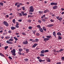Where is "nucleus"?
<instances>
[{
    "mask_svg": "<svg viewBox=\"0 0 64 64\" xmlns=\"http://www.w3.org/2000/svg\"><path fill=\"white\" fill-rule=\"evenodd\" d=\"M30 11L31 12H34V9L33 8L32 6H31L30 7Z\"/></svg>",
    "mask_w": 64,
    "mask_h": 64,
    "instance_id": "3",
    "label": "nucleus"
},
{
    "mask_svg": "<svg viewBox=\"0 0 64 64\" xmlns=\"http://www.w3.org/2000/svg\"><path fill=\"white\" fill-rule=\"evenodd\" d=\"M29 60H28V58H26L24 59V61L26 62H28V61Z\"/></svg>",
    "mask_w": 64,
    "mask_h": 64,
    "instance_id": "33",
    "label": "nucleus"
},
{
    "mask_svg": "<svg viewBox=\"0 0 64 64\" xmlns=\"http://www.w3.org/2000/svg\"><path fill=\"white\" fill-rule=\"evenodd\" d=\"M46 37L47 38H48V39H50V38H52V37L50 35V36H46Z\"/></svg>",
    "mask_w": 64,
    "mask_h": 64,
    "instance_id": "15",
    "label": "nucleus"
},
{
    "mask_svg": "<svg viewBox=\"0 0 64 64\" xmlns=\"http://www.w3.org/2000/svg\"><path fill=\"white\" fill-rule=\"evenodd\" d=\"M42 28L44 30V31H46V30L47 29H46V28H45V27L44 26H43Z\"/></svg>",
    "mask_w": 64,
    "mask_h": 64,
    "instance_id": "18",
    "label": "nucleus"
},
{
    "mask_svg": "<svg viewBox=\"0 0 64 64\" xmlns=\"http://www.w3.org/2000/svg\"><path fill=\"white\" fill-rule=\"evenodd\" d=\"M37 44H35L33 46H32V47L33 48H35L36 46L37 45Z\"/></svg>",
    "mask_w": 64,
    "mask_h": 64,
    "instance_id": "16",
    "label": "nucleus"
},
{
    "mask_svg": "<svg viewBox=\"0 0 64 64\" xmlns=\"http://www.w3.org/2000/svg\"><path fill=\"white\" fill-rule=\"evenodd\" d=\"M9 41H13V39L12 38H10L9 40Z\"/></svg>",
    "mask_w": 64,
    "mask_h": 64,
    "instance_id": "30",
    "label": "nucleus"
},
{
    "mask_svg": "<svg viewBox=\"0 0 64 64\" xmlns=\"http://www.w3.org/2000/svg\"><path fill=\"white\" fill-rule=\"evenodd\" d=\"M5 38L6 39H8L10 38V36H6Z\"/></svg>",
    "mask_w": 64,
    "mask_h": 64,
    "instance_id": "28",
    "label": "nucleus"
},
{
    "mask_svg": "<svg viewBox=\"0 0 64 64\" xmlns=\"http://www.w3.org/2000/svg\"><path fill=\"white\" fill-rule=\"evenodd\" d=\"M8 58L10 59V60H11L12 59V58L11 56H9L8 57Z\"/></svg>",
    "mask_w": 64,
    "mask_h": 64,
    "instance_id": "51",
    "label": "nucleus"
},
{
    "mask_svg": "<svg viewBox=\"0 0 64 64\" xmlns=\"http://www.w3.org/2000/svg\"><path fill=\"white\" fill-rule=\"evenodd\" d=\"M11 52L12 53V55H14V56H16V54H15V52H16V50L15 49H14L12 50L11 51Z\"/></svg>",
    "mask_w": 64,
    "mask_h": 64,
    "instance_id": "1",
    "label": "nucleus"
},
{
    "mask_svg": "<svg viewBox=\"0 0 64 64\" xmlns=\"http://www.w3.org/2000/svg\"><path fill=\"white\" fill-rule=\"evenodd\" d=\"M57 8H58V6H55L53 7L54 9H57Z\"/></svg>",
    "mask_w": 64,
    "mask_h": 64,
    "instance_id": "10",
    "label": "nucleus"
},
{
    "mask_svg": "<svg viewBox=\"0 0 64 64\" xmlns=\"http://www.w3.org/2000/svg\"><path fill=\"white\" fill-rule=\"evenodd\" d=\"M61 59L62 61H64V57H62Z\"/></svg>",
    "mask_w": 64,
    "mask_h": 64,
    "instance_id": "43",
    "label": "nucleus"
},
{
    "mask_svg": "<svg viewBox=\"0 0 64 64\" xmlns=\"http://www.w3.org/2000/svg\"><path fill=\"white\" fill-rule=\"evenodd\" d=\"M25 50L26 52V53H28L29 52V49H26Z\"/></svg>",
    "mask_w": 64,
    "mask_h": 64,
    "instance_id": "23",
    "label": "nucleus"
},
{
    "mask_svg": "<svg viewBox=\"0 0 64 64\" xmlns=\"http://www.w3.org/2000/svg\"><path fill=\"white\" fill-rule=\"evenodd\" d=\"M54 52H56V53L57 52V51H56V50L54 49Z\"/></svg>",
    "mask_w": 64,
    "mask_h": 64,
    "instance_id": "53",
    "label": "nucleus"
},
{
    "mask_svg": "<svg viewBox=\"0 0 64 64\" xmlns=\"http://www.w3.org/2000/svg\"><path fill=\"white\" fill-rule=\"evenodd\" d=\"M22 20L21 19H20V20H18V22H21V21H22Z\"/></svg>",
    "mask_w": 64,
    "mask_h": 64,
    "instance_id": "56",
    "label": "nucleus"
},
{
    "mask_svg": "<svg viewBox=\"0 0 64 64\" xmlns=\"http://www.w3.org/2000/svg\"><path fill=\"white\" fill-rule=\"evenodd\" d=\"M8 48V46H5L4 47V49L6 50H7V49Z\"/></svg>",
    "mask_w": 64,
    "mask_h": 64,
    "instance_id": "34",
    "label": "nucleus"
},
{
    "mask_svg": "<svg viewBox=\"0 0 64 64\" xmlns=\"http://www.w3.org/2000/svg\"><path fill=\"white\" fill-rule=\"evenodd\" d=\"M3 23L4 25H5V26L6 27H8V26H9L8 23L7 22L4 21L3 22Z\"/></svg>",
    "mask_w": 64,
    "mask_h": 64,
    "instance_id": "2",
    "label": "nucleus"
},
{
    "mask_svg": "<svg viewBox=\"0 0 64 64\" xmlns=\"http://www.w3.org/2000/svg\"><path fill=\"white\" fill-rule=\"evenodd\" d=\"M36 27L38 28V29H40L41 28V26H40V25H37Z\"/></svg>",
    "mask_w": 64,
    "mask_h": 64,
    "instance_id": "24",
    "label": "nucleus"
},
{
    "mask_svg": "<svg viewBox=\"0 0 64 64\" xmlns=\"http://www.w3.org/2000/svg\"><path fill=\"white\" fill-rule=\"evenodd\" d=\"M61 64V62H58L56 64Z\"/></svg>",
    "mask_w": 64,
    "mask_h": 64,
    "instance_id": "60",
    "label": "nucleus"
},
{
    "mask_svg": "<svg viewBox=\"0 0 64 64\" xmlns=\"http://www.w3.org/2000/svg\"><path fill=\"white\" fill-rule=\"evenodd\" d=\"M6 34H7V32H5V33H3V35H6Z\"/></svg>",
    "mask_w": 64,
    "mask_h": 64,
    "instance_id": "52",
    "label": "nucleus"
},
{
    "mask_svg": "<svg viewBox=\"0 0 64 64\" xmlns=\"http://www.w3.org/2000/svg\"><path fill=\"white\" fill-rule=\"evenodd\" d=\"M40 56L42 57V56H44V54H40Z\"/></svg>",
    "mask_w": 64,
    "mask_h": 64,
    "instance_id": "39",
    "label": "nucleus"
},
{
    "mask_svg": "<svg viewBox=\"0 0 64 64\" xmlns=\"http://www.w3.org/2000/svg\"><path fill=\"white\" fill-rule=\"evenodd\" d=\"M14 38L15 39L16 41H17L18 40V38H16V37H14Z\"/></svg>",
    "mask_w": 64,
    "mask_h": 64,
    "instance_id": "35",
    "label": "nucleus"
},
{
    "mask_svg": "<svg viewBox=\"0 0 64 64\" xmlns=\"http://www.w3.org/2000/svg\"><path fill=\"white\" fill-rule=\"evenodd\" d=\"M31 20H28V22H29V23H31Z\"/></svg>",
    "mask_w": 64,
    "mask_h": 64,
    "instance_id": "50",
    "label": "nucleus"
},
{
    "mask_svg": "<svg viewBox=\"0 0 64 64\" xmlns=\"http://www.w3.org/2000/svg\"><path fill=\"white\" fill-rule=\"evenodd\" d=\"M0 5H1L2 6H3V4L2 2H0Z\"/></svg>",
    "mask_w": 64,
    "mask_h": 64,
    "instance_id": "54",
    "label": "nucleus"
},
{
    "mask_svg": "<svg viewBox=\"0 0 64 64\" xmlns=\"http://www.w3.org/2000/svg\"><path fill=\"white\" fill-rule=\"evenodd\" d=\"M64 51V48L60 49V50H59L60 52H62V51Z\"/></svg>",
    "mask_w": 64,
    "mask_h": 64,
    "instance_id": "32",
    "label": "nucleus"
},
{
    "mask_svg": "<svg viewBox=\"0 0 64 64\" xmlns=\"http://www.w3.org/2000/svg\"><path fill=\"white\" fill-rule=\"evenodd\" d=\"M58 38L59 39H60V40H61V39H62V37L60 36H58Z\"/></svg>",
    "mask_w": 64,
    "mask_h": 64,
    "instance_id": "37",
    "label": "nucleus"
},
{
    "mask_svg": "<svg viewBox=\"0 0 64 64\" xmlns=\"http://www.w3.org/2000/svg\"><path fill=\"white\" fill-rule=\"evenodd\" d=\"M40 53L41 54H44V53H45V50H42L40 52Z\"/></svg>",
    "mask_w": 64,
    "mask_h": 64,
    "instance_id": "21",
    "label": "nucleus"
},
{
    "mask_svg": "<svg viewBox=\"0 0 64 64\" xmlns=\"http://www.w3.org/2000/svg\"><path fill=\"white\" fill-rule=\"evenodd\" d=\"M18 53L19 54V55H22V53H21V52H18Z\"/></svg>",
    "mask_w": 64,
    "mask_h": 64,
    "instance_id": "40",
    "label": "nucleus"
},
{
    "mask_svg": "<svg viewBox=\"0 0 64 64\" xmlns=\"http://www.w3.org/2000/svg\"><path fill=\"white\" fill-rule=\"evenodd\" d=\"M21 13H22V14L23 16H27V14L26 13H24V11H22Z\"/></svg>",
    "mask_w": 64,
    "mask_h": 64,
    "instance_id": "5",
    "label": "nucleus"
},
{
    "mask_svg": "<svg viewBox=\"0 0 64 64\" xmlns=\"http://www.w3.org/2000/svg\"><path fill=\"white\" fill-rule=\"evenodd\" d=\"M40 35V34H39V33H37L36 34V36H39Z\"/></svg>",
    "mask_w": 64,
    "mask_h": 64,
    "instance_id": "46",
    "label": "nucleus"
},
{
    "mask_svg": "<svg viewBox=\"0 0 64 64\" xmlns=\"http://www.w3.org/2000/svg\"><path fill=\"white\" fill-rule=\"evenodd\" d=\"M18 4H18L17 5V7H20V5H22V4H21V3L20 4L19 3H18Z\"/></svg>",
    "mask_w": 64,
    "mask_h": 64,
    "instance_id": "22",
    "label": "nucleus"
},
{
    "mask_svg": "<svg viewBox=\"0 0 64 64\" xmlns=\"http://www.w3.org/2000/svg\"><path fill=\"white\" fill-rule=\"evenodd\" d=\"M49 39L48 38H44L43 41H48Z\"/></svg>",
    "mask_w": 64,
    "mask_h": 64,
    "instance_id": "9",
    "label": "nucleus"
},
{
    "mask_svg": "<svg viewBox=\"0 0 64 64\" xmlns=\"http://www.w3.org/2000/svg\"><path fill=\"white\" fill-rule=\"evenodd\" d=\"M22 35H26V34L25 33V32H22Z\"/></svg>",
    "mask_w": 64,
    "mask_h": 64,
    "instance_id": "57",
    "label": "nucleus"
},
{
    "mask_svg": "<svg viewBox=\"0 0 64 64\" xmlns=\"http://www.w3.org/2000/svg\"><path fill=\"white\" fill-rule=\"evenodd\" d=\"M35 33H36V30H34V31L33 32V34H35Z\"/></svg>",
    "mask_w": 64,
    "mask_h": 64,
    "instance_id": "45",
    "label": "nucleus"
},
{
    "mask_svg": "<svg viewBox=\"0 0 64 64\" xmlns=\"http://www.w3.org/2000/svg\"><path fill=\"white\" fill-rule=\"evenodd\" d=\"M15 28H16L13 26H12L11 27V29L12 30H14Z\"/></svg>",
    "mask_w": 64,
    "mask_h": 64,
    "instance_id": "29",
    "label": "nucleus"
},
{
    "mask_svg": "<svg viewBox=\"0 0 64 64\" xmlns=\"http://www.w3.org/2000/svg\"><path fill=\"white\" fill-rule=\"evenodd\" d=\"M8 32L9 33H11V31L10 30L8 31Z\"/></svg>",
    "mask_w": 64,
    "mask_h": 64,
    "instance_id": "63",
    "label": "nucleus"
},
{
    "mask_svg": "<svg viewBox=\"0 0 64 64\" xmlns=\"http://www.w3.org/2000/svg\"><path fill=\"white\" fill-rule=\"evenodd\" d=\"M33 17V16H31L29 15H28V18H30H30H31V17Z\"/></svg>",
    "mask_w": 64,
    "mask_h": 64,
    "instance_id": "38",
    "label": "nucleus"
},
{
    "mask_svg": "<svg viewBox=\"0 0 64 64\" xmlns=\"http://www.w3.org/2000/svg\"><path fill=\"white\" fill-rule=\"evenodd\" d=\"M54 26V25L52 24H48V25L47 26L50 27H52V26Z\"/></svg>",
    "mask_w": 64,
    "mask_h": 64,
    "instance_id": "17",
    "label": "nucleus"
},
{
    "mask_svg": "<svg viewBox=\"0 0 64 64\" xmlns=\"http://www.w3.org/2000/svg\"><path fill=\"white\" fill-rule=\"evenodd\" d=\"M46 60L48 62H51V60H50V58H46Z\"/></svg>",
    "mask_w": 64,
    "mask_h": 64,
    "instance_id": "12",
    "label": "nucleus"
},
{
    "mask_svg": "<svg viewBox=\"0 0 64 64\" xmlns=\"http://www.w3.org/2000/svg\"><path fill=\"white\" fill-rule=\"evenodd\" d=\"M36 49L37 50H38V49H39V47H38V46H37L36 48Z\"/></svg>",
    "mask_w": 64,
    "mask_h": 64,
    "instance_id": "58",
    "label": "nucleus"
},
{
    "mask_svg": "<svg viewBox=\"0 0 64 64\" xmlns=\"http://www.w3.org/2000/svg\"><path fill=\"white\" fill-rule=\"evenodd\" d=\"M6 43L7 44H13L12 42H10L9 41V40H7L6 42Z\"/></svg>",
    "mask_w": 64,
    "mask_h": 64,
    "instance_id": "7",
    "label": "nucleus"
},
{
    "mask_svg": "<svg viewBox=\"0 0 64 64\" xmlns=\"http://www.w3.org/2000/svg\"><path fill=\"white\" fill-rule=\"evenodd\" d=\"M37 58L38 60H40V57L38 56L37 57Z\"/></svg>",
    "mask_w": 64,
    "mask_h": 64,
    "instance_id": "59",
    "label": "nucleus"
},
{
    "mask_svg": "<svg viewBox=\"0 0 64 64\" xmlns=\"http://www.w3.org/2000/svg\"><path fill=\"white\" fill-rule=\"evenodd\" d=\"M58 20H59L60 22H61V21H62V18L61 17H60L58 19Z\"/></svg>",
    "mask_w": 64,
    "mask_h": 64,
    "instance_id": "20",
    "label": "nucleus"
},
{
    "mask_svg": "<svg viewBox=\"0 0 64 64\" xmlns=\"http://www.w3.org/2000/svg\"><path fill=\"white\" fill-rule=\"evenodd\" d=\"M29 29H30L31 30L32 29V26H29L28 28Z\"/></svg>",
    "mask_w": 64,
    "mask_h": 64,
    "instance_id": "47",
    "label": "nucleus"
},
{
    "mask_svg": "<svg viewBox=\"0 0 64 64\" xmlns=\"http://www.w3.org/2000/svg\"><path fill=\"white\" fill-rule=\"evenodd\" d=\"M40 30L41 32H43V30L42 28H40Z\"/></svg>",
    "mask_w": 64,
    "mask_h": 64,
    "instance_id": "25",
    "label": "nucleus"
},
{
    "mask_svg": "<svg viewBox=\"0 0 64 64\" xmlns=\"http://www.w3.org/2000/svg\"><path fill=\"white\" fill-rule=\"evenodd\" d=\"M59 16H57L56 17V18H57V19H58L59 18Z\"/></svg>",
    "mask_w": 64,
    "mask_h": 64,
    "instance_id": "64",
    "label": "nucleus"
},
{
    "mask_svg": "<svg viewBox=\"0 0 64 64\" xmlns=\"http://www.w3.org/2000/svg\"><path fill=\"white\" fill-rule=\"evenodd\" d=\"M19 24L18 22H16V25H19Z\"/></svg>",
    "mask_w": 64,
    "mask_h": 64,
    "instance_id": "55",
    "label": "nucleus"
},
{
    "mask_svg": "<svg viewBox=\"0 0 64 64\" xmlns=\"http://www.w3.org/2000/svg\"><path fill=\"white\" fill-rule=\"evenodd\" d=\"M0 55L1 56H2V57H5V56L3 54H2L0 52Z\"/></svg>",
    "mask_w": 64,
    "mask_h": 64,
    "instance_id": "26",
    "label": "nucleus"
},
{
    "mask_svg": "<svg viewBox=\"0 0 64 64\" xmlns=\"http://www.w3.org/2000/svg\"><path fill=\"white\" fill-rule=\"evenodd\" d=\"M22 44H28V42L27 40H25L23 42Z\"/></svg>",
    "mask_w": 64,
    "mask_h": 64,
    "instance_id": "4",
    "label": "nucleus"
},
{
    "mask_svg": "<svg viewBox=\"0 0 64 64\" xmlns=\"http://www.w3.org/2000/svg\"><path fill=\"white\" fill-rule=\"evenodd\" d=\"M53 35L55 37H56V32H54L53 33Z\"/></svg>",
    "mask_w": 64,
    "mask_h": 64,
    "instance_id": "13",
    "label": "nucleus"
},
{
    "mask_svg": "<svg viewBox=\"0 0 64 64\" xmlns=\"http://www.w3.org/2000/svg\"><path fill=\"white\" fill-rule=\"evenodd\" d=\"M18 47H19L20 48H21V46H20V45H18Z\"/></svg>",
    "mask_w": 64,
    "mask_h": 64,
    "instance_id": "62",
    "label": "nucleus"
},
{
    "mask_svg": "<svg viewBox=\"0 0 64 64\" xmlns=\"http://www.w3.org/2000/svg\"><path fill=\"white\" fill-rule=\"evenodd\" d=\"M45 60H41V58H40V59L38 60V61H39L40 62H44L45 61Z\"/></svg>",
    "mask_w": 64,
    "mask_h": 64,
    "instance_id": "11",
    "label": "nucleus"
},
{
    "mask_svg": "<svg viewBox=\"0 0 64 64\" xmlns=\"http://www.w3.org/2000/svg\"><path fill=\"white\" fill-rule=\"evenodd\" d=\"M12 22L14 24H15V22H16V21L15 20V19H14L12 21Z\"/></svg>",
    "mask_w": 64,
    "mask_h": 64,
    "instance_id": "36",
    "label": "nucleus"
},
{
    "mask_svg": "<svg viewBox=\"0 0 64 64\" xmlns=\"http://www.w3.org/2000/svg\"><path fill=\"white\" fill-rule=\"evenodd\" d=\"M22 10H25V8L24 7H22Z\"/></svg>",
    "mask_w": 64,
    "mask_h": 64,
    "instance_id": "61",
    "label": "nucleus"
},
{
    "mask_svg": "<svg viewBox=\"0 0 64 64\" xmlns=\"http://www.w3.org/2000/svg\"><path fill=\"white\" fill-rule=\"evenodd\" d=\"M18 51L20 52H22L23 51V49L21 48H20L18 49Z\"/></svg>",
    "mask_w": 64,
    "mask_h": 64,
    "instance_id": "19",
    "label": "nucleus"
},
{
    "mask_svg": "<svg viewBox=\"0 0 64 64\" xmlns=\"http://www.w3.org/2000/svg\"><path fill=\"white\" fill-rule=\"evenodd\" d=\"M35 42H39V40L37 39V38H36L35 39Z\"/></svg>",
    "mask_w": 64,
    "mask_h": 64,
    "instance_id": "27",
    "label": "nucleus"
},
{
    "mask_svg": "<svg viewBox=\"0 0 64 64\" xmlns=\"http://www.w3.org/2000/svg\"><path fill=\"white\" fill-rule=\"evenodd\" d=\"M50 4L52 6L57 5V3L52 2L50 3Z\"/></svg>",
    "mask_w": 64,
    "mask_h": 64,
    "instance_id": "6",
    "label": "nucleus"
},
{
    "mask_svg": "<svg viewBox=\"0 0 64 64\" xmlns=\"http://www.w3.org/2000/svg\"><path fill=\"white\" fill-rule=\"evenodd\" d=\"M38 12H39V14H42V13H43V11L41 12L40 11Z\"/></svg>",
    "mask_w": 64,
    "mask_h": 64,
    "instance_id": "41",
    "label": "nucleus"
},
{
    "mask_svg": "<svg viewBox=\"0 0 64 64\" xmlns=\"http://www.w3.org/2000/svg\"><path fill=\"white\" fill-rule=\"evenodd\" d=\"M18 14L20 15L19 16L20 17L22 16V14L21 13H20L19 14Z\"/></svg>",
    "mask_w": 64,
    "mask_h": 64,
    "instance_id": "42",
    "label": "nucleus"
},
{
    "mask_svg": "<svg viewBox=\"0 0 64 64\" xmlns=\"http://www.w3.org/2000/svg\"><path fill=\"white\" fill-rule=\"evenodd\" d=\"M49 52V50H44L45 53H46V52Z\"/></svg>",
    "mask_w": 64,
    "mask_h": 64,
    "instance_id": "44",
    "label": "nucleus"
},
{
    "mask_svg": "<svg viewBox=\"0 0 64 64\" xmlns=\"http://www.w3.org/2000/svg\"><path fill=\"white\" fill-rule=\"evenodd\" d=\"M51 22H54L55 21L54 20H52V19H51L50 20Z\"/></svg>",
    "mask_w": 64,
    "mask_h": 64,
    "instance_id": "48",
    "label": "nucleus"
},
{
    "mask_svg": "<svg viewBox=\"0 0 64 64\" xmlns=\"http://www.w3.org/2000/svg\"><path fill=\"white\" fill-rule=\"evenodd\" d=\"M57 34V35L58 36H62V34H61V32H58Z\"/></svg>",
    "mask_w": 64,
    "mask_h": 64,
    "instance_id": "14",
    "label": "nucleus"
},
{
    "mask_svg": "<svg viewBox=\"0 0 64 64\" xmlns=\"http://www.w3.org/2000/svg\"><path fill=\"white\" fill-rule=\"evenodd\" d=\"M38 22L39 23H41V22H42V21L40 20H38Z\"/></svg>",
    "mask_w": 64,
    "mask_h": 64,
    "instance_id": "49",
    "label": "nucleus"
},
{
    "mask_svg": "<svg viewBox=\"0 0 64 64\" xmlns=\"http://www.w3.org/2000/svg\"><path fill=\"white\" fill-rule=\"evenodd\" d=\"M41 20L42 21H43V22H45V21H46V20L45 19H41Z\"/></svg>",
    "mask_w": 64,
    "mask_h": 64,
    "instance_id": "31",
    "label": "nucleus"
},
{
    "mask_svg": "<svg viewBox=\"0 0 64 64\" xmlns=\"http://www.w3.org/2000/svg\"><path fill=\"white\" fill-rule=\"evenodd\" d=\"M47 12H49V11L48 10H46L44 11V13H46Z\"/></svg>",
    "mask_w": 64,
    "mask_h": 64,
    "instance_id": "8",
    "label": "nucleus"
}]
</instances>
